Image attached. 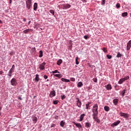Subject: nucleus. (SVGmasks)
Here are the masks:
<instances>
[{
  "instance_id": "obj_13",
  "label": "nucleus",
  "mask_w": 131,
  "mask_h": 131,
  "mask_svg": "<svg viewBox=\"0 0 131 131\" xmlns=\"http://www.w3.org/2000/svg\"><path fill=\"white\" fill-rule=\"evenodd\" d=\"M73 123L77 127H78V128H81L82 127V126L80 123H76L75 122H73Z\"/></svg>"
},
{
  "instance_id": "obj_47",
  "label": "nucleus",
  "mask_w": 131,
  "mask_h": 131,
  "mask_svg": "<svg viewBox=\"0 0 131 131\" xmlns=\"http://www.w3.org/2000/svg\"><path fill=\"white\" fill-rule=\"evenodd\" d=\"M56 125L54 124H51V127L52 128V127H55V126Z\"/></svg>"
},
{
  "instance_id": "obj_1",
  "label": "nucleus",
  "mask_w": 131,
  "mask_h": 131,
  "mask_svg": "<svg viewBox=\"0 0 131 131\" xmlns=\"http://www.w3.org/2000/svg\"><path fill=\"white\" fill-rule=\"evenodd\" d=\"M98 104H95L93 105L92 108V116H98V114H99V112L98 111Z\"/></svg>"
},
{
  "instance_id": "obj_27",
  "label": "nucleus",
  "mask_w": 131,
  "mask_h": 131,
  "mask_svg": "<svg viewBox=\"0 0 131 131\" xmlns=\"http://www.w3.org/2000/svg\"><path fill=\"white\" fill-rule=\"evenodd\" d=\"M30 30H31V29H26L25 30L23 31V33H25V34H28V32H29V31H30Z\"/></svg>"
},
{
  "instance_id": "obj_50",
  "label": "nucleus",
  "mask_w": 131,
  "mask_h": 131,
  "mask_svg": "<svg viewBox=\"0 0 131 131\" xmlns=\"http://www.w3.org/2000/svg\"><path fill=\"white\" fill-rule=\"evenodd\" d=\"M102 5H105V0H102Z\"/></svg>"
},
{
  "instance_id": "obj_37",
  "label": "nucleus",
  "mask_w": 131,
  "mask_h": 131,
  "mask_svg": "<svg viewBox=\"0 0 131 131\" xmlns=\"http://www.w3.org/2000/svg\"><path fill=\"white\" fill-rule=\"evenodd\" d=\"M106 57L107 58V59H111L112 58V56L109 55V54H107L106 55Z\"/></svg>"
},
{
  "instance_id": "obj_30",
  "label": "nucleus",
  "mask_w": 131,
  "mask_h": 131,
  "mask_svg": "<svg viewBox=\"0 0 131 131\" xmlns=\"http://www.w3.org/2000/svg\"><path fill=\"white\" fill-rule=\"evenodd\" d=\"M62 59H59L57 62V64L60 66L61 64H62Z\"/></svg>"
},
{
  "instance_id": "obj_26",
  "label": "nucleus",
  "mask_w": 131,
  "mask_h": 131,
  "mask_svg": "<svg viewBox=\"0 0 131 131\" xmlns=\"http://www.w3.org/2000/svg\"><path fill=\"white\" fill-rule=\"evenodd\" d=\"M113 103L114 105H116L118 104V99H115L113 100Z\"/></svg>"
},
{
  "instance_id": "obj_4",
  "label": "nucleus",
  "mask_w": 131,
  "mask_h": 131,
  "mask_svg": "<svg viewBox=\"0 0 131 131\" xmlns=\"http://www.w3.org/2000/svg\"><path fill=\"white\" fill-rule=\"evenodd\" d=\"M62 7L63 10H67V9H70V8H71V5L68 4H63Z\"/></svg>"
},
{
  "instance_id": "obj_22",
  "label": "nucleus",
  "mask_w": 131,
  "mask_h": 131,
  "mask_svg": "<svg viewBox=\"0 0 131 131\" xmlns=\"http://www.w3.org/2000/svg\"><path fill=\"white\" fill-rule=\"evenodd\" d=\"M43 52H42V50H40L39 52V58H42V57H43Z\"/></svg>"
},
{
  "instance_id": "obj_31",
  "label": "nucleus",
  "mask_w": 131,
  "mask_h": 131,
  "mask_svg": "<svg viewBox=\"0 0 131 131\" xmlns=\"http://www.w3.org/2000/svg\"><path fill=\"white\" fill-rule=\"evenodd\" d=\"M127 15H128L127 12H123V13H122V17H126Z\"/></svg>"
},
{
  "instance_id": "obj_59",
  "label": "nucleus",
  "mask_w": 131,
  "mask_h": 131,
  "mask_svg": "<svg viewBox=\"0 0 131 131\" xmlns=\"http://www.w3.org/2000/svg\"><path fill=\"white\" fill-rule=\"evenodd\" d=\"M2 23V20H0V23Z\"/></svg>"
},
{
  "instance_id": "obj_20",
  "label": "nucleus",
  "mask_w": 131,
  "mask_h": 131,
  "mask_svg": "<svg viewBox=\"0 0 131 131\" xmlns=\"http://www.w3.org/2000/svg\"><path fill=\"white\" fill-rule=\"evenodd\" d=\"M53 75L54 76H55V77H58V78H59V79L62 77V74H53Z\"/></svg>"
},
{
  "instance_id": "obj_3",
  "label": "nucleus",
  "mask_w": 131,
  "mask_h": 131,
  "mask_svg": "<svg viewBox=\"0 0 131 131\" xmlns=\"http://www.w3.org/2000/svg\"><path fill=\"white\" fill-rule=\"evenodd\" d=\"M11 85L16 86L17 84V80L15 78H12L10 81Z\"/></svg>"
},
{
  "instance_id": "obj_40",
  "label": "nucleus",
  "mask_w": 131,
  "mask_h": 131,
  "mask_svg": "<svg viewBox=\"0 0 131 131\" xmlns=\"http://www.w3.org/2000/svg\"><path fill=\"white\" fill-rule=\"evenodd\" d=\"M116 8H117V9H119V8H120V4L119 3H117V4H116Z\"/></svg>"
},
{
  "instance_id": "obj_8",
  "label": "nucleus",
  "mask_w": 131,
  "mask_h": 131,
  "mask_svg": "<svg viewBox=\"0 0 131 131\" xmlns=\"http://www.w3.org/2000/svg\"><path fill=\"white\" fill-rule=\"evenodd\" d=\"M46 66V62H43L41 63L39 67L40 70H45V67Z\"/></svg>"
},
{
  "instance_id": "obj_61",
  "label": "nucleus",
  "mask_w": 131,
  "mask_h": 131,
  "mask_svg": "<svg viewBox=\"0 0 131 131\" xmlns=\"http://www.w3.org/2000/svg\"><path fill=\"white\" fill-rule=\"evenodd\" d=\"M130 17H131V14H130Z\"/></svg>"
},
{
  "instance_id": "obj_56",
  "label": "nucleus",
  "mask_w": 131,
  "mask_h": 131,
  "mask_svg": "<svg viewBox=\"0 0 131 131\" xmlns=\"http://www.w3.org/2000/svg\"><path fill=\"white\" fill-rule=\"evenodd\" d=\"M23 21H24V22H26V18H24Z\"/></svg>"
},
{
  "instance_id": "obj_15",
  "label": "nucleus",
  "mask_w": 131,
  "mask_h": 131,
  "mask_svg": "<svg viewBox=\"0 0 131 131\" xmlns=\"http://www.w3.org/2000/svg\"><path fill=\"white\" fill-rule=\"evenodd\" d=\"M119 123H120V121L118 120L115 122L114 123H113L112 125H113V126H117V125H118Z\"/></svg>"
},
{
  "instance_id": "obj_23",
  "label": "nucleus",
  "mask_w": 131,
  "mask_h": 131,
  "mask_svg": "<svg viewBox=\"0 0 131 131\" xmlns=\"http://www.w3.org/2000/svg\"><path fill=\"white\" fill-rule=\"evenodd\" d=\"M83 85V83H82V82L80 81L77 83V86L78 88H81Z\"/></svg>"
},
{
  "instance_id": "obj_2",
  "label": "nucleus",
  "mask_w": 131,
  "mask_h": 131,
  "mask_svg": "<svg viewBox=\"0 0 131 131\" xmlns=\"http://www.w3.org/2000/svg\"><path fill=\"white\" fill-rule=\"evenodd\" d=\"M26 8L28 10H30L32 8V0H27L26 1Z\"/></svg>"
},
{
  "instance_id": "obj_5",
  "label": "nucleus",
  "mask_w": 131,
  "mask_h": 131,
  "mask_svg": "<svg viewBox=\"0 0 131 131\" xmlns=\"http://www.w3.org/2000/svg\"><path fill=\"white\" fill-rule=\"evenodd\" d=\"M93 116V119L97 122V123H100V119L98 118V116Z\"/></svg>"
},
{
  "instance_id": "obj_48",
  "label": "nucleus",
  "mask_w": 131,
  "mask_h": 131,
  "mask_svg": "<svg viewBox=\"0 0 131 131\" xmlns=\"http://www.w3.org/2000/svg\"><path fill=\"white\" fill-rule=\"evenodd\" d=\"M43 78H45V79H47L48 78V76L45 75Z\"/></svg>"
},
{
  "instance_id": "obj_39",
  "label": "nucleus",
  "mask_w": 131,
  "mask_h": 131,
  "mask_svg": "<svg viewBox=\"0 0 131 131\" xmlns=\"http://www.w3.org/2000/svg\"><path fill=\"white\" fill-rule=\"evenodd\" d=\"M58 103H59V101H58V100H54L53 101V104H54V105H57V104H58Z\"/></svg>"
},
{
  "instance_id": "obj_42",
  "label": "nucleus",
  "mask_w": 131,
  "mask_h": 131,
  "mask_svg": "<svg viewBox=\"0 0 131 131\" xmlns=\"http://www.w3.org/2000/svg\"><path fill=\"white\" fill-rule=\"evenodd\" d=\"M11 69H12L13 70H15V65L13 64L12 67V68H11Z\"/></svg>"
},
{
  "instance_id": "obj_35",
  "label": "nucleus",
  "mask_w": 131,
  "mask_h": 131,
  "mask_svg": "<svg viewBox=\"0 0 131 131\" xmlns=\"http://www.w3.org/2000/svg\"><path fill=\"white\" fill-rule=\"evenodd\" d=\"M49 12L51 13V14H52L53 16L55 15V11H54L53 10H50Z\"/></svg>"
},
{
  "instance_id": "obj_17",
  "label": "nucleus",
  "mask_w": 131,
  "mask_h": 131,
  "mask_svg": "<svg viewBox=\"0 0 131 131\" xmlns=\"http://www.w3.org/2000/svg\"><path fill=\"white\" fill-rule=\"evenodd\" d=\"M14 70L10 69L9 73H8V76H9L10 77H11V76H12V73H13L14 72Z\"/></svg>"
},
{
  "instance_id": "obj_7",
  "label": "nucleus",
  "mask_w": 131,
  "mask_h": 131,
  "mask_svg": "<svg viewBox=\"0 0 131 131\" xmlns=\"http://www.w3.org/2000/svg\"><path fill=\"white\" fill-rule=\"evenodd\" d=\"M120 115L121 117H124L125 118H127V117H128V114H127L125 113L120 112Z\"/></svg>"
},
{
  "instance_id": "obj_36",
  "label": "nucleus",
  "mask_w": 131,
  "mask_h": 131,
  "mask_svg": "<svg viewBox=\"0 0 131 131\" xmlns=\"http://www.w3.org/2000/svg\"><path fill=\"white\" fill-rule=\"evenodd\" d=\"M102 51L104 53H107V52H108V51H107V49H106V48H102Z\"/></svg>"
},
{
  "instance_id": "obj_57",
  "label": "nucleus",
  "mask_w": 131,
  "mask_h": 131,
  "mask_svg": "<svg viewBox=\"0 0 131 131\" xmlns=\"http://www.w3.org/2000/svg\"><path fill=\"white\" fill-rule=\"evenodd\" d=\"M10 4H12V0H9Z\"/></svg>"
},
{
  "instance_id": "obj_43",
  "label": "nucleus",
  "mask_w": 131,
  "mask_h": 131,
  "mask_svg": "<svg viewBox=\"0 0 131 131\" xmlns=\"http://www.w3.org/2000/svg\"><path fill=\"white\" fill-rule=\"evenodd\" d=\"M71 81H75V78H71Z\"/></svg>"
},
{
  "instance_id": "obj_14",
  "label": "nucleus",
  "mask_w": 131,
  "mask_h": 131,
  "mask_svg": "<svg viewBox=\"0 0 131 131\" xmlns=\"http://www.w3.org/2000/svg\"><path fill=\"white\" fill-rule=\"evenodd\" d=\"M91 104H92V102H88L87 104H85L86 106V109L88 110V109H91Z\"/></svg>"
},
{
  "instance_id": "obj_11",
  "label": "nucleus",
  "mask_w": 131,
  "mask_h": 131,
  "mask_svg": "<svg viewBox=\"0 0 131 131\" xmlns=\"http://www.w3.org/2000/svg\"><path fill=\"white\" fill-rule=\"evenodd\" d=\"M126 93V89H125L120 93V95H121V97H124V95H125Z\"/></svg>"
},
{
  "instance_id": "obj_60",
  "label": "nucleus",
  "mask_w": 131,
  "mask_h": 131,
  "mask_svg": "<svg viewBox=\"0 0 131 131\" xmlns=\"http://www.w3.org/2000/svg\"><path fill=\"white\" fill-rule=\"evenodd\" d=\"M49 79H47V81H49Z\"/></svg>"
},
{
  "instance_id": "obj_53",
  "label": "nucleus",
  "mask_w": 131,
  "mask_h": 131,
  "mask_svg": "<svg viewBox=\"0 0 131 131\" xmlns=\"http://www.w3.org/2000/svg\"><path fill=\"white\" fill-rule=\"evenodd\" d=\"M3 73H4V72H3L2 71H0L1 75H2V74H3Z\"/></svg>"
},
{
  "instance_id": "obj_51",
  "label": "nucleus",
  "mask_w": 131,
  "mask_h": 131,
  "mask_svg": "<svg viewBox=\"0 0 131 131\" xmlns=\"http://www.w3.org/2000/svg\"><path fill=\"white\" fill-rule=\"evenodd\" d=\"M89 38V37H88V36H84V38L85 39H86L87 38Z\"/></svg>"
},
{
  "instance_id": "obj_34",
  "label": "nucleus",
  "mask_w": 131,
  "mask_h": 131,
  "mask_svg": "<svg viewBox=\"0 0 131 131\" xmlns=\"http://www.w3.org/2000/svg\"><path fill=\"white\" fill-rule=\"evenodd\" d=\"M33 121L35 123H36V121H37V118H36V117H34L33 118Z\"/></svg>"
},
{
  "instance_id": "obj_55",
  "label": "nucleus",
  "mask_w": 131,
  "mask_h": 131,
  "mask_svg": "<svg viewBox=\"0 0 131 131\" xmlns=\"http://www.w3.org/2000/svg\"><path fill=\"white\" fill-rule=\"evenodd\" d=\"M18 99H19V100H22V98L21 97H19L18 98Z\"/></svg>"
},
{
  "instance_id": "obj_46",
  "label": "nucleus",
  "mask_w": 131,
  "mask_h": 131,
  "mask_svg": "<svg viewBox=\"0 0 131 131\" xmlns=\"http://www.w3.org/2000/svg\"><path fill=\"white\" fill-rule=\"evenodd\" d=\"M65 99V95H63L61 96V100H64Z\"/></svg>"
},
{
  "instance_id": "obj_21",
  "label": "nucleus",
  "mask_w": 131,
  "mask_h": 131,
  "mask_svg": "<svg viewBox=\"0 0 131 131\" xmlns=\"http://www.w3.org/2000/svg\"><path fill=\"white\" fill-rule=\"evenodd\" d=\"M92 125V124H90V122H86L85 123V127H86L87 128H89V127H91V126Z\"/></svg>"
},
{
  "instance_id": "obj_62",
  "label": "nucleus",
  "mask_w": 131,
  "mask_h": 131,
  "mask_svg": "<svg viewBox=\"0 0 131 131\" xmlns=\"http://www.w3.org/2000/svg\"><path fill=\"white\" fill-rule=\"evenodd\" d=\"M0 106H1V102H0Z\"/></svg>"
},
{
  "instance_id": "obj_32",
  "label": "nucleus",
  "mask_w": 131,
  "mask_h": 131,
  "mask_svg": "<svg viewBox=\"0 0 131 131\" xmlns=\"http://www.w3.org/2000/svg\"><path fill=\"white\" fill-rule=\"evenodd\" d=\"M121 56H122V55H121V54L120 53V52H118L117 56H116V57L117 58H121Z\"/></svg>"
},
{
  "instance_id": "obj_33",
  "label": "nucleus",
  "mask_w": 131,
  "mask_h": 131,
  "mask_svg": "<svg viewBox=\"0 0 131 131\" xmlns=\"http://www.w3.org/2000/svg\"><path fill=\"white\" fill-rule=\"evenodd\" d=\"M75 60H76V65H78L79 64V62H78V57H76Z\"/></svg>"
},
{
  "instance_id": "obj_44",
  "label": "nucleus",
  "mask_w": 131,
  "mask_h": 131,
  "mask_svg": "<svg viewBox=\"0 0 131 131\" xmlns=\"http://www.w3.org/2000/svg\"><path fill=\"white\" fill-rule=\"evenodd\" d=\"M10 56H13L14 55V52H11L10 53Z\"/></svg>"
},
{
  "instance_id": "obj_58",
  "label": "nucleus",
  "mask_w": 131,
  "mask_h": 131,
  "mask_svg": "<svg viewBox=\"0 0 131 131\" xmlns=\"http://www.w3.org/2000/svg\"><path fill=\"white\" fill-rule=\"evenodd\" d=\"M1 110H2V107H1L0 106V111H1Z\"/></svg>"
},
{
  "instance_id": "obj_29",
  "label": "nucleus",
  "mask_w": 131,
  "mask_h": 131,
  "mask_svg": "<svg viewBox=\"0 0 131 131\" xmlns=\"http://www.w3.org/2000/svg\"><path fill=\"white\" fill-rule=\"evenodd\" d=\"M60 125L61 127H64V125H65V122L63 121H60Z\"/></svg>"
},
{
  "instance_id": "obj_19",
  "label": "nucleus",
  "mask_w": 131,
  "mask_h": 131,
  "mask_svg": "<svg viewBox=\"0 0 131 131\" xmlns=\"http://www.w3.org/2000/svg\"><path fill=\"white\" fill-rule=\"evenodd\" d=\"M61 81H62L63 82H70V80L67 79L66 78H62L61 79Z\"/></svg>"
},
{
  "instance_id": "obj_52",
  "label": "nucleus",
  "mask_w": 131,
  "mask_h": 131,
  "mask_svg": "<svg viewBox=\"0 0 131 131\" xmlns=\"http://www.w3.org/2000/svg\"><path fill=\"white\" fill-rule=\"evenodd\" d=\"M32 51H33V52H34L35 51V48H33L32 49Z\"/></svg>"
},
{
  "instance_id": "obj_9",
  "label": "nucleus",
  "mask_w": 131,
  "mask_h": 131,
  "mask_svg": "<svg viewBox=\"0 0 131 131\" xmlns=\"http://www.w3.org/2000/svg\"><path fill=\"white\" fill-rule=\"evenodd\" d=\"M55 96H56V92L53 90L50 92L49 94V97L50 98H53V97H55Z\"/></svg>"
},
{
  "instance_id": "obj_12",
  "label": "nucleus",
  "mask_w": 131,
  "mask_h": 131,
  "mask_svg": "<svg viewBox=\"0 0 131 131\" xmlns=\"http://www.w3.org/2000/svg\"><path fill=\"white\" fill-rule=\"evenodd\" d=\"M105 88L107 91H110L112 90V86L110 84H108L107 85H105Z\"/></svg>"
},
{
  "instance_id": "obj_54",
  "label": "nucleus",
  "mask_w": 131,
  "mask_h": 131,
  "mask_svg": "<svg viewBox=\"0 0 131 131\" xmlns=\"http://www.w3.org/2000/svg\"><path fill=\"white\" fill-rule=\"evenodd\" d=\"M83 3H86V0H81Z\"/></svg>"
},
{
  "instance_id": "obj_16",
  "label": "nucleus",
  "mask_w": 131,
  "mask_h": 131,
  "mask_svg": "<svg viewBox=\"0 0 131 131\" xmlns=\"http://www.w3.org/2000/svg\"><path fill=\"white\" fill-rule=\"evenodd\" d=\"M84 116H85V115L84 114H82L79 117V121H82L83 120V118H84Z\"/></svg>"
},
{
  "instance_id": "obj_6",
  "label": "nucleus",
  "mask_w": 131,
  "mask_h": 131,
  "mask_svg": "<svg viewBox=\"0 0 131 131\" xmlns=\"http://www.w3.org/2000/svg\"><path fill=\"white\" fill-rule=\"evenodd\" d=\"M76 100H77V106L80 108V107H81V102L79 101V98H78V97L76 98Z\"/></svg>"
},
{
  "instance_id": "obj_28",
  "label": "nucleus",
  "mask_w": 131,
  "mask_h": 131,
  "mask_svg": "<svg viewBox=\"0 0 131 131\" xmlns=\"http://www.w3.org/2000/svg\"><path fill=\"white\" fill-rule=\"evenodd\" d=\"M35 80H36V81H37V82H38V81H39V77H38V74L36 75V77L35 78Z\"/></svg>"
},
{
  "instance_id": "obj_38",
  "label": "nucleus",
  "mask_w": 131,
  "mask_h": 131,
  "mask_svg": "<svg viewBox=\"0 0 131 131\" xmlns=\"http://www.w3.org/2000/svg\"><path fill=\"white\" fill-rule=\"evenodd\" d=\"M51 73H60V72L58 71L57 70H56L54 71H52Z\"/></svg>"
},
{
  "instance_id": "obj_41",
  "label": "nucleus",
  "mask_w": 131,
  "mask_h": 131,
  "mask_svg": "<svg viewBox=\"0 0 131 131\" xmlns=\"http://www.w3.org/2000/svg\"><path fill=\"white\" fill-rule=\"evenodd\" d=\"M124 78V80L125 81V80H127V79H129V76H126V77H124V78Z\"/></svg>"
},
{
  "instance_id": "obj_49",
  "label": "nucleus",
  "mask_w": 131,
  "mask_h": 131,
  "mask_svg": "<svg viewBox=\"0 0 131 131\" xmlns=\"http://www.w3.org/2000/svg\"><path fill=\"white\" fill-rule=\"evenodd\" d=\"M38 26H39V24H37L35 26V28H36V27H38Z\"/></svg>"
},
{
  "instance_id": "obj_10",
  "label": "nucleus",
  "mask_w": 131,
  "mask_h": 131,
  "mask_svg": "<svg viewBox=\"0 0 131 131\" xmlns=\"http://www.w3.org/2000/svg\"><path fill=\"white\" fill-rule=\"evenodd\" d=\"M131 48V40L128 41V42L127 43V47H126V50L127 51L130 50Z\"/></svg>"
},
{
  "instance_id": "obj_45",
  "label": "nucleus",
  "mask_w": 131,
  "mask_h": 131,
  "mask_svg": "<svg viewBox=\"0 0 131 131\" xmlns=\"http://www.w3.org/2000/svg\"><path fill=\"white\" fill-rule=\"evenodd\" d=\"M93 81H94V82H97V78H94L93 79Z\"/></svg>"
},
{
  "instance_id": "obj_18",
  "label": "nucleus",
  "mask_w": 131,
  "mask_h": 131,
  "mask_svg": "<svg viewBox=\"0 0 131 131\" xmlns=\"http://www.w3.org/2000/svg\"><path fill=\"white\" fill-rule=\"evenodd\" d=\"M33 10L34 11H37V3H35L33 5Z\"/></svg>"
},
{
  "instance_id": "obj_24",
  "label": "nucleus",
  "mask_w": 131,
  "mask_h": 131,
  "mask_svg": "<svg viewBox=\"0 0 131 131\" xmlns=\"http://www.w3.org/2000/svg\"><path fill=\"white\" fill-rule=\"evenodd\" d=\"M104 109L106 112H108L110 110V108L108 106H105Z\"/></svg>"
},
{
  "instance_id": "obj_25",
  "label": "nucleus",
  "mask_w": 131,
  "mask_h": 131,
  "mask_svg": "<svg viewBox=\"0 0 131 131\" xmlns=\"http://www.w3.org/2000/svg\"><path fill=\"white\" fill-rule=\"evenodd\" d=\"M125 81L124 79L123 78H121L120 79L119 81H118V83L119 84H122V82Z\"/></svg>"
}]
</instances>
